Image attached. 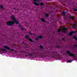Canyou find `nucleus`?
Returning <instances> with one entry per match:
<instances>
[{
  "label": "nucleus",
  "instance_id": "obj_38",
  "mask_svg": "<svg viewBox=\"0 0 77 77\" xmlns=\"http://www.w3.org/2000/svg\"><path fill=\"white\" fill-rule=\"evenodd\" d=\"M39 0H37V1L39 2Z\"/></svg>",
  "mask_w": 77,
  "mask_h": 77
},
{
  "label": "nucleus",
  "instance_id": "obj_42",
  "mask_svg": "<svg viewBox=\"0 0 77 77\" xmlns=\"http://www.w3.org/2000/svg\"><path fill=\"white\" fill-rule=\"evenodd\" d=\"M1 49V48H0V49Z\"/></svg>",
  "mask_w": 77,
  "mask_h": 77
},
{
  "label": "nucleus",
  "instance_id": "obj_1",
  "mask_svg": "<svg viewBox=\"0 0 77 77\" xmlns=\"http://www.w3.org/2000/svg\"><path fill=\"white\" fill-rule=\"evenodd\" d=\"M59 53L57 52H54V51H52L51 52V53L53 54V57H56L57 56H60V54L59 53Z\"/></svg>",
  "mask_w": 77,
  "mask_h": 77
},
{
  "label": "nucleus",
  "instance_id": "obj_25",
  "mask_svg": "<svg viewBox=\"0 0 77 77\" xmlns=\"http://www.w3.org/2000/svg\"><path fill=\"white\" fill-rule=\"evenodd\" d=\"M73 11H77V8H74L73 9Z\"/></svg>",
  "mask_w": 77,
  "mask_h": 77
},
{
  "label": "nucleus",
  "instance_id": "obj_23",
  "mask_svg": "<svg viewBox=\"0 0 77 77\" xmlns=\"http://www.w3.org/2000/svg\"><path fill=\"white\" fill-rule=\"evenodd\" d=\"M40 48L41 49H43V48H44L43 47L42 45L40 46Z\"/></svg>",
  "mask_w": 77,
  "mask_h": 77
},
{
  "label": "nucleus",
  "instance_id": "obj_19",
  "mask_svg": "<svg viewBox=\"0 0 77 77\" xmlns=\"http://www.w3.org/2000/svg\"><path fill=\"white\" fill-rule=\"evenodd\" d=\"M41 20L42 21V22H45V21L44 18H41Z\"/></svg>",
  "mask_w": 77,
  "mask_h": 77
},
{
  "label": "nucleus",
  "instance_id": "obj_8",
  "mask_svg": "<svg viewBox=\"0 0 77 77\" xmlns=\"http://www.w3.org/2000/svg\"><path fill=\"white\" fill-rule=\"evenodd\" d=\"M76 33V32H75L73 31L70 32H69V36H72V35H73V33Z\"/></svg>",
  "mask_w": 77,
  "mask_h": 77
},
{
  "label": "nucleus",
  "instance_id": "obj_27",
  "mask_svg": "<svg viewBox=\"0 0 77 77\" xmlns=\"http://www.w3.org/2000/svg\"><path fill=\"white\" fill-rule=\"evenodd\" d=\"M0 8H3V5H0Z\"/></svg>",
  "mask_w": 77,
  "mask_h": 77
},
{
  "label": "nucleus",
  "instance_id": "obj_5",
  "mask_svg": "<svg viewBox=\"0 0 77 77\" xmlns=\"http://www.w3.org/2000/svg\"><path fill=\"white\" fill-rule=\"evenodd\" d=\"M4 48H6V49H8V50H10L11 51H14V52H15V53H17V51H14V49H11V48L8 47V46H7L5 45L4 46Z\"/></svg>",
  "mask_w": 77,
  "mask_h": 77
},
{
  "label": "nucleus",
  "instance_id": "obj_35",
  "mask_svg": "<svg viewBox=\"0 0 77 77\" xmlns=\"http://www.w3.org/2000/svg\"><path fill=\"white\" fill-rule=\"evenodd\" d=\"M56 58H57V59H59V57L57 56V57Z\"/></svg>",
  "mask_w": 77,
  "mask_h": 77
},
{
  "label": "nucleus",
  "instance_id": "obj_28",
  "mask_svg": "<svg viewBox=\"0 0 77 77\" xmlns=\"http://www.w3.org/2000/svg\"><path fill=\"white\" fill-rule=\"evenodd\" d=\"M74 46H75V48H77V45H75Z\"/></svg>",
  "mask_w": 77,
  "mask_h": 77
},
{
  "label": "nucleus",
  "instance_id": "obj_26",
  "mask_svg": "<svg viewBox=\"0 0 77 77\" xmlns=\"http://www.w3.org/2000/svg\"><path fill=\"white\" fill-rule=\"evenodd\" d=\"M72 27H73L74 28H75V27H76V26H75L74 25H73L72 26Z\"/></svg>",
  "mask_w": 77,
  "mask_h": 77
},
{
  "label": "nucleus",
  "instance_id": "obj_17",
  "mask_svg": "<svg viewBox=\"0 0 77 77\" xmlns=\"http://www.w3.org/2000/svg\"><path fill=\"white\" fill-rule=\"evenodd\" d=\"M66 13L65 12H64V11H63L62 12V14H63V16H65V14Z\"/></svg>",
  "mask_w": 77,
  "mask_h": 77
},
{
  "label": "nucleus",
  "instance_id": "obj_31",
  "mask_svg": "<svg viewBox=\"0 0 77 77\" xmlns=\"http://www.w3.org/2000/svg\"><path fill=\"white\" fill-rule=\"evenodd\" d=\"M18 27H21V25H18Z\"/></svg>",
  "mask_w": 77,
  "mask_h": 77
},
{
  "label": "nucleus",
  "instance_id": "obj_30",
  "mask_svg": "<svg viewBox=\"0 0 77 77\" xmlns=\"http://www.w3.org/2000/svg\"><path fill=\"white\" fill-rule=\"evenodd\" d=\"M57 48H60V46H57L56 47Z\"/></svg>",
  "mask_w": 77,
  "mask_h": 77
},
{
  "label": "nucleus",
  "instance_id": "obj_4",
  "mask_svg": "<svg viewBox=\"0 0 77 77\" xmlns=\"http://www.w3.org/2000/svg\"><path fill=\"white\" fill-rule=\"evenodd\" d=\"M43 54L45 55H49L50 56H51V53H50V52L48 51H44L42 52Z\"/></svg>",
  "mask_w": 77,
  "mask_h": 77
},
{
  "label": "nucleus",
  "instance_id": "obj_20",
  "mask_svg": "<svg viewBox=\"0 0 77 77\" xmlns=\"http://www.w3.org/2000/svg\"><path fill=\"white\" fill-rule=\"evenodd\" d=\"M6 50L5 49H2L1 50V51H6Z\"/></svg>",
  "mask_w": 77,
  "mask_h": 77
},
{
  "label": "nucleus",
  "instance_id": "obj_16",
  "mask_svg": "<svg viewBox=\"0 0 77 77\" xmlns=\"http://www.w3.org/2000/svg\"><path fill=\"white\" fill-rule=\"evenodd\" d=\"M73 38H74V39H75L76 41H77V38L76 37H75V36H73Z\"/></svg>",
  "mask_w": 77,
  "mask_h": 77
},
{
  "label": "nucleus",
  "instance_id": "obj_36",
  "mask_svg": "<svg viewBox=\"0 0 77 77\" xmlns=\"http://www.w3.org/2000/svg\"><path fill=\"white\" fill-rule=\"evenodd\" d=\"M29 34H30V35H32V33H31L30 32H29Z\"/></svg>",
  "mask_w": 77,
  "mask_h": 77
},
{
  "label": "nucleus",
  "instance_id": "obj_40",
  "mask_svg": "<svg viewBox=\"0 0 77 77\" xmlns=\"http://www.w3.org/2000/svg\"><path fill=\"white\" fill-rule=\"evenodd\" d=\"M26 56H28V55H26Z\"/></svg>",
  "mask_w": 77,
  "mask_h": 77
},
{
  "label": "nucleus",
  "instance_id": "obj_33",
  "mask_svg": "<svg viewBox=\"0 0 77 77\" xmlns=\"http://www.w3.org/2000/svg\"><path fill=\"white\" fill-rule=\"evenodd\" d=\"M33 1L34 2H36L37 1V0H33Z\"/></svg>",
  "mask_w": 77,
  "mask_h": 77
},
{
  "label": "nucleus",
  "instance_id": "obj_2",
  "mask_svg": "<svg viewBox=\"0 0 77 77\" xmlns=\"http://www.w3.org/2000/svg\"><path fill=\"white\" fill-rule=\"evenodd\" d=\"M14 22L13 21H9L6 22L7 25V26H13V24H14Z\"/></svg>",
  "mask_w": 77,
  "mask_h": 77
},
{
  "label": "nucleus",
  "instance_id": "obj_15",
  "mask_svg": "<svg viewBox=\"0 0 77 77\" xmlns=\"http://www.w3.org/2000/svg\"><path fill=\"white\" fill-rule=\"evenodd\" d=\"M40 5L41 6H44V3L42 2H41L40 3Z\"/></svg>",
  "mask_w": 77,
  "mask_h": 77
},
{
  "label": "nucleus",
  "instance_id": "obj_37",
  "mask_svg": "<svg viewBox=\"0 0 77 77\" xmlns=\"http://www.w3.org/2000/svg\"><path fill=\"white\" fill-rule=\"evenodd\" d=\"M1 10H2V11H3V10H4V8H2V9H1Z\"/></svg>",
  "mask_w": 77,
  "mask_h": 77
},
{
  "label": "nucleus",
  "instance_id": "obj_7",
  "mask_svg": "<svg viewBox=\"0 0 77 77\" xmlns=\"http://www.w3.org/2000/svg\"><path fill=\"white\" fill-rule=\"evenodd\" d=\"M40 39H42V35H39L38 36V37H37L35 38V39L36 40H39V38Z\"/></svg>",
  "mask_w": 77,
  "mask_h": 77
},
{
  "label": "nucleus",
  "instance_id": "obj_13",
  "mask_svg": "<svg viewBox=\"0 0 77 77\" xmlns=\"http://www.w3.org/2000/svg\"><path fill=\"white\" fill-rule=\"evenodd\" d=\"M33 4H34L35 6H38L39 5V4L35 3V2H33Z\"/></svg>",
  "mask_w": 77,
  "mask_h": 77
},
{
  "label": "nucleus",
  "instance_id": "obj_11",
  "mask_svg": "<svg viewBox=\"0 0 77 77\" xmlns=\"http://www.w3.org/2000/svg\"><path fill=\"white\" fill-rule=\"evenodd\" d=\"M13 21H14V23H16V24H19L18 23V21L16 19L15 20H14Z\"/></svg>",
  "mask_w": 77,
  "mask_h": 77
},
{
  "label": "nucleus",
  "instance_id": "obj_29",
  "mask_svg": "<svg viewBox=\"0 0 77 77\" xmlns=\"http://www.w3.org/2000/svg\"><path fill=\"white\" fill-rule=\"evenodd\" d=\"M72 61L71 60L68 61H67V62H69V63H71Z\"/></svg>",
  "mask_w": 77,
  "mask_h": 77
},
{
  "label": "nucleus",
  "instance_id": "obj_21",
  "mask_svg": "<svg viewBox=\"0 0 77 77\" xmlns=\"http://www.w3.org/2000/svg\"><path fill=\"white\" fill-rule=\"evenodd\" d=\"M26 29H24L23 27H22L21 28V30H26Z\"/></svg>",
  "mask_w": 77,
  "mask_h": 77
},
{
  "label": "nucleus",
  "instance_id": "obj_34",
  "mask_svg": "<svg viewBox=\"0 0 77 77\" xmlns=\"http://www.w3.org/2000/svg\"><path fill=\"white\" fill-rule=\"evenodd\" d=\"M62 40H63V41H65V38H63L62 39Z\"/></svg>",
  "mask_w": 77,
  "mask_h": 77
},
{
  "label": "nucleus",
  "instance_id": "obj_12",
  "mask_svg": "<svg viewBox=\"0 0 77 77\" xmlns=\"http://www.w3.org/2000/svg\"><path fill=\"white\" fill-rule=\"evenodd\" d=\"M69 18L70 19H72V20H74V17H72V16H69Z\"/></svg>",
  "mask_w": 77,
  "mask_h": 77
},
{
  "label": "nucleus",
  "instance_id": "obj_24",
  "mask_svg": "<svg viewBox=\"0 0 77 77\" xmlns=\"http://www.w3.org/2000/svg\"><path fill=\"white\" fill-rule=\"evenodd\" d=\"M57 32H61V30L60 29H59L57 30Z\"/></svg>",
  "mask_w": 77,
  "mask_h": 77
},
{
  "label": "nucleus",
  "instance_id": "obj_9",
  "mask_svg": "<svg viewBox=\"0 0 77 77\" xmlns=\"http://www.w3.org/2000/svg\"><path fill=\"white\" fill-rule=\"evenodd\" d=\"M11 18L12 20H15L16 19H15V17L13 15H11Z\"/></svg>",
  "mask_w": 77,
  "mask_h": 77
},
{
  "label": "nucleus",
  "instance_id": "obj_10",
  "mask_svg": "<svg viewBox=\"0 0 77 77\" xmlns=\"http://www.w3.org/2000/svg\"><path fill=\"white\" fill-rule=\"evenodd\" d=\"M66 30H67V29L66 28H64L62 29L63 32L64 33H66Z\"/></svg>",
  "mask_w": 77,
  "mask_h": 77
},
{
  "label": "nucleus",
  "instance_id": "obj_18",
  "mask_svg": "<svg viewBox=\"0 0 77 77\" xmlns=\"http://www.w3.org/2000/svg\"><path fill=\"white\" fill-rule=\"evenodd\" d=\"M28 40L29 41H30V42H33V40L30 38H28Z\"/></svg>",
  "mask_w": 77,
  "mask_h": 77
},
{
  "label": "nucleus",
  "instance_id": "obj_41",
  "mask_svg": "<svg viewBox=\"0 0 77 77\" xmlns=\"http://www.w3.org/2000/svg\"><path fill=\"white\" fill-rule=\"evenodd\" d=\"M52 12V11H51V12Z\"/></svg>",
  "mask_w": 77,
  "mask_h": 77
},
{
  "label": "nucleus",
  "instance_id": "obj_32",
  "mask_svg": "<svg viewBox=\"0 0 77 77\" xmlns=\"http://www.w3.org/2000/svg\"><path fill=\"white\" fill-rule=\"evenodd\" d=\"M75 47L74 46H73L72 48L73 49H74L75 48Z\"/></svg>",
  "mask_w": 77,
  "mask_h": 77
},
{
  "label": "nucleus",
  "instance_id": "obj_3",
  "mask_svg": "<svg viewBox=\"0 0 77 77\" xmlns=\"http://www.w3.org/2000/svg\"><path fill=\"white\" fill-rule=\"evenodd\" d=\"M66 53L67 54H69V56H72V57H75V55H74L73 53H71L70 51L67 50L66 51Z\"/></svg>",
  "mask_w": 77,
  "mask_h": 77
},
{
  "label": "nucleus",
  "instance_id": "obj_39",
  "mask_svg": "<svg viewBox=\"0 0 77 77\" xmlns=\"http://www.w3.org/2000/svg\"><path fill=\"white\" fill-rule=\"evenodd\" d=\"M24 42H22V43H23V44H24Z\"/></svg>",
  "mask_w": 77,
  "mask_h": 77
},
{
  "label": "nucleus",
  "instance_id": "obj_22",
  "mask_svg": "<svg viewBox=\"0 0 77 77\" xmlns=\"http://www.w3.org/2000/svg\"><path fill=\"white\" fill-rule=\"evenodd\" d=\"M45 15L47 17H48V16H49V15L47 14V13Z\"/></svg>",
  "mask_w": 77,
  "mask_h": 77
},
{
  "label": "nucleus",
  "instance_id": "obj_6",
  "mask_svg": "<svg viewBox=\"0 0 77 77\" xmlns=\"http://www.w3.org/2000/svg\"><path fill=\"white\" fill-rule=\"evenodd\" d=\"M22 53H25L26 54H28V55H29V56H31V57H32V56H35V53H34L29 54V53H28V52H22Z\"/></svg>",
  "mask_w": 77,
  "mask_h": 77
},
{
  "label": "nucleus",
  "instance_id": "obj_14",
  "mask_svg": "<svg viewBox=\"0 0 77 77\" xmlns=\"http://www.w3.org/2000/svg\"><path fill=\"white\" fill-rule=\"evenodd\" d=\"M25 37L26 39H29V36L28 35H25Z\"/></svg>",
  "mask_w": 77,
  "mask_h": 77
}]
</instances>
